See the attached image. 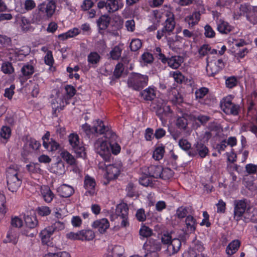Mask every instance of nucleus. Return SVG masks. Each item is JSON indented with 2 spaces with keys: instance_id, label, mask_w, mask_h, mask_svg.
<instances>
[{
  "instance_id": "1",
  "label": "nucleus",
  "mask_w": 257,
  "mask_h": 257,
  "mask_svg": "<svg viewBox=\"0 0 257 257\" xmlns=\"http://www.w3.org/2000/svg\"><path fill=\"white\" fill-rule=\"evenodd\" d=\"M6 177L8 189L12 192H16L22 184V176L17 167L14 165L9 167Z\"/></svg>"
},
{
  "instance_id": "2",
  "label": "nucleus",
  "mask_w": 257,
  "mask_h": 257,
  "mask_svg": "<svg viewBox=\"0 0 257 257\" xmlns=\"http://www.w3.org/2000/svg\"><path fill=\"white\" fill-rule=\"evenodd\" d=\"M148 80L147 75L134 73L128 78L127 84L129 88L140 91L148 85Z\"/></svg>"
},
{
  "instance_id": "3",
  "label": "nucleus",
  "mask_w": 257,
  "mask_h": 257,
  "mask_svg": "<svg viewBox=\"0 0 257 257\" xmlns=\"http://www.w3.org/2000/svg\"><path fill=\"white\" fill-rule=\"evenodd\" d=\"M95 152L99 154L106 162L113 160L108 142L102 139H98L94 144Z\"/></svg>"
},
{
  "instance_id": "4",
  "label": "nucleus",
  "mask_w": 257,
  "mask_h": 257,
  "mask_svg": "<svg viewBox=\"0 0 257 257\" xmlns=\"http://www.w3.org/2000/svg\"><path fill=\"white\" fill-rule=\"evenodd\" d=\"M69 142L72 150L77 157L85 158L86 152L82 142L80 141L79 136L76 134H71L69 136Z\"/></svg>"
},
{
  "instance_id": "5",
  "label": "nucleus",
  "mask_w": 257,
  "mask_h": 257,
  "mask_svg": "<svg viewBox=\"0 0 257 257\" xmlns=\"http://www.w3.org/2000/svg\"><path fill=\"white\" fill-rule=\"evenodd\" d=\"M82 130L87 136L91 134H103L107 130L103 124V122L99 119H96L93 122V126L91 127L87 123L82 125Z\"/></svg>"
},
{
  "instance_id": "6",
  "label": "nucleus",
  "mask_w": 257,
  "mask_h": 257,
  "mask_svg": "<svg viewBox=\"0 0 257 257\" xmlns=\"http://www.w3.org/2000/svg\"><path fill=\"white\" fill-rule=\"evenodd\" d=\"M222 110L226 114L237 115L238 114L239 106L232 102V97L228 96L223 98L220 102Z\"/></svg>"
},
{
  "instance_id": "7",
  "label": "nucleus",
  "mask_w": 257,
  "mask_h": 257,
  "mask_svg": "<svg viewBox=\"0 0 257 257\" xmlns=\"http://www.w3.org/2000/svg\"><path fill=\"white\" fill-rule=\"evenodd\" d=\"M208 147L200 141L195 143L192 149L188 152V155L192 157L198 156L201 158H204L209 155Z\"/></svg>"
},
{
  "instance_id": "8",
  "label": "nucleus",
  "mask_w": 257,
  "mask_h": 257,
  "mask_svg": "<svg viewBox=\"0 0 257 257\" xmlns=\"http://www.w3.org/2000/svg\"><path fill=\"white\" fill-rule=\"evenodd\" d=\"M247 208V200H236L234 201V219L238 222L245 213Z\"/></svg>"
},
{
  "instance_id": "9",
  "label": "nucleus",
  "mask_w": 257,
  "mask_h": 257,
  "mask_svg": "<svg viewBox=\"0 0 257 257\" xmlns=\"http://www.w3.org/2000/svg\"><path fill=\"white\" fill-rule=\"evenodd\" d=\"M175 22L173 17L168 18L165 22L164 27L157 31V38L160 40L163 36L170 35L174 30Z\"/></svg>"
},
{
  "instance_id": "10",
  "label": "nucleus",
  "mask_w": 257,
  "mask_h": 257,
  "mask_svg": "<svg viewBox=\"0 0 257 257\" xmlns=\"http://www.w3.org/2000/svg\"><path fill=\"white\" fill-rule=\"evenodd\" d=\"M128 207L125 203H120L116 206L115 213L121 219V226L126 227L128 225Z\"/></svg>"
},
{
  "instance_id": "11",
  "label": "nucleus",
  "mask_w": 257,
  "mask_h": 257,
  "mask_svg": "<svg viewBox=\"0 0 257 257\" xmlns=\"http://www.w3.org/2000/svg\"><path fill=\"white\" fill-rule=\"evenodd\" d=\"M65 90L66 91V96L63 97V98L61 100V98H58L56 99L57 102L58 103V101H62L63 104L61 105V103H60V105H57L55 106L56 109H58L59 107L61 109V107H64L65 105L69 104L70 102H69V99H70L76 93V90L73 86L71 85H67L65 87Z\"/></svg>"
},
{
  "instance_id": "12",
  "label": "nucleus",
  "mask_w": 257,
  "mask_h": 257,
  "mask_svg": "<svg viewBox=\"0 0 257 257\" xmlns=\"http://www.w3.org/2000/svg\"><path fill=\"white\" fill-rule=\"evenodd\" d=\"M96 182L92 177H90L88 175H86L84 177V187L87 190L85 194L87 196H93L96 194Z\"/></svg>"
},
{
  "instance_id": "13",
  "label": "nucleus",
  "mask_w": 257,
  "mask_h": 257,
  "mask_svg": "<svg viewBox=\"0 0 257 257\" xmlns=\"http://www.w3.org/2000/svg\"><path fill=\"white\" fill-rule=\"evenodd\" d=\"M105 162L104 165L106 171L108 179H114L117 177L120 173V166L117 164H108Z\"/></svg>"
},
{
  "instance_id": "14",
  "label": "nucleus",
  "mask_w": 257,
  "mask_h": 257,
  "mask_svg": "<svg viewBox=\"0 0 257 257\" xmlns=\"http://www.w3.org/2000/svg\"><path fill=\"white\" fill-rule=\"evenodd\" d=\"M105 138L108 139L109 141L108 146L110 149L111 154L112 153L114 155H117L120 151V146L116 143H113L112 141L115 140L116 135L114 133L107 130L105 132Z\"/></svg>"
},
{
  "instance_id": "15",
  "label": "nucleus",
  "mask_w": 257,
  "mask_h": 257,
  "mask_svg": "<svg viewBox=\"0 0 257 257\" xmlns=\"http://www.w3.org/2000/svg\"><path fill=\"white\" fill-rule=\"evenodd\" d=\"M41 147V144L34 138L27 137L26 142L24 146V151L27 155L32 153L39 150Z\"/></svg>"
},
{
  "instance_id": "16",
  "label": "nucleus",
  "mask_w": 257,
  "mask_h": 257,
  "mask_svg": "<svg viewBox=\"0 0 257 257\" xmlns=\"http://www.w3.org/2000/svg\"><path fill=\"white\" fill-rule=\"evenodd\" d=\"M189 118L190 120L194 122L193 125H196V127L205 124L210 119L209 116L202 114H190Z\"/></svg>"
},
{
  "instance_id": "17",
  "label": "nucleus",
  "mask_w": 257,
  "mask_h": 257,
  "mask_svg": "<svg viewBox=\"0 0 257 257\" xmlns=\"http://www.w3.org/2000/svg\"><path fill=\"white\" fill-rule=\"evenodd\" d=\"M92 226L100 233H103L109 227V223L107 219L104 218L94 221Z\"/></svg>"
},
{
  "instance_id": "18",
  "label": "nucleus",
  "mask_w": 257,
  "mask_h": 257,
  "mask_svg": "<svg viewBox=\"0 0 257 257\" xmlns=\"http://www.w3.org/2000/svg\"><path fill=\"white\" fill-rule=\"evenodd\" d=\"M39 6L41 11L44 12L49 18L53 16L56 10V4L53 1L49 2L47 4H41Z\"/></svg>"
},
{
  "instance_id": "19",
  "label": "nucleus",
  "mask_w": 257,
  "mask_h": 257,
  "mask_svg": "<svg viewBox=\"0 0 257 257\" xmlns=\"http://www.w3.org/2000/svg\"><path fill=\"white\" fill-rule=\"evenodd\" d=\"M143 247L146 251L158 252L161 249V243L159 240L150 239L144 244Z\"/></svg>"
},
{
  "instance_id": "20",
  "label": "nucleus",
  "mask_w": 257,
  "mask_h": 257,
  "mask_svg": "<svg viewBox=\"0 0 257 257\" xmlns=\"http://www.w3.org/2000/svg\"><path fill=\"white\" fill-rule=\"evenodd\" d=\"M60 196L62 197L67 198L71 196L74 192L73 188L68 185L63 184L57 190Z\"/></svg>"
},
{
  "instance_id": "21",
  "label": "nucleus",
  "mask_w": 257,
  "mask_h": 257,
  "mask_svg": "<svg viewBox=\"0 0 257 257\" xmlns=\"http://www.w3.org/2000/svg\"><path fill=\"white\" fill-rule=\"evenodd\" d=\"M54 232V229L52 228L51 226L42 230L40 234V236L42 242L47 243L50 241V238H52V236Z\"/></svg>"
},
{
  "instance_id": "22",
  "label": "nucleus",
  "mask_w": 257,
  "mask_h": 257,
  "mask_svg": "<svg viewBox=\"0 0 257 257\" xmlns=\"http://www.w3.org/2000/svg\"><path fill=\"white\" fill-rule=\"evenodd\" d=\"M181 246V241L178 238L173 239L167 246V251L170 254L177 252Z\"/></svg>"
},
{
  "instance_id": "23",
  "label": "nucleus",
  "mask_w": 257,
  "mask_h": 257,
  "mask_svg": "<svg viewBox=\"0 0 257 257\" xmlns=\"http://www.w3.org/2000/svg\"><path fill=\"white\" fill-rule=\"evenodd\" d=\"M140 95L145 100L152 101L156 97V91L154 87L150 86L141 91Z\"/></svg>"
},
{
  "instance_id": "24",
  "label": "nucleus",
  "mask_w": 257,
  "mask_h": 257,
  "mask_svg": "<svg viewBox=\"0 0 257 257\" xmlns=\"http://www.w3.org/2000/svg\"><path fill=\"white\" fill-rule=\"evenodd\" d=\"M106 2L109 13L117 11L123 7L121 0H107Z\"/></svg>"
},
{
  "instance_id": "25",
  "label": "nucleus",
  "mask_w": 257,
  "mask_h": 257,
  "mask_svg": "<svg viewBox=\"0 0 257 257\" xmlns=\"http://www.w3.org/2000/svg\"><path fill=\"white\" fill-rule=\"evenodd\" d=\"M217 29L221 34H227L231 31V26L228 23L221 19L216 21Z\"/></svg>"
},
{
  "instance_id": "26",
  "label": "nucleus",
  "mask_w": 257,
  "mask_h": 257,
  "mask_svg": "<svg viewBox=\"0 0 257 257\" xmlns=\"http://www.w3.org/2000/svg\"><path fill=\"white\" fill-rule=\"evenodd\" d=\"M110 22V17L106 15H102L97 21V25L99 30H106Z\"/></svg>"
},
{
  "instance_id": "27",
  "label": "nucleus",
  "mask_w": 257,
  "mask_h": 257,
  "mask_svg": "<svg viewBox=\"0 0 257 257\" xmlns=\"http://www.w3.org/2000/svg\"><path fill=\"white\" fill-rule=\"evenodd\" d=\"M162 171V167L160 165H151L148 168V175L154 178H160Z\"/></svg>"
},
{
  "instance_id": "28",
  "label": "nucleus",
  "mask_w": 257,
  "mask_h": 257,
  "mask_svg": "<svg viewBox=\"0 0 257 257\" xmlns=\"http://www.w3.org/2000/svg\"><path fill=\"white\" fill-rule=\"evenodd\" d=\"M100 56L96 52H90L87 56V61L89 67H96L97 64L99 62L100 60Z\"/></svg>"
},
{
  "instance_id": "29",
  "label": "nucleus",
  "mask_w": 257,
  "mask_h": 257,
  "mask_svg": "<svg viewBox=\"0 0 257 257\" xmlns=\"http://www.w3.org/2000/svg\"><path fill=\"white\" fill-rule=\"evenodd\" d=\"M200 14L199 12H194L191 15L188 16L185 19V21L189 24L191 27L197 24L200 20Z\"/></svg>"
},
{
  "instance_id": "30",
  "label": "nucleus",
  "mask_w": 257,
  "mask_h": 257,
  "mask_svg": "<svg viewBox=\"0 0 257 257\" xmlns=\"http://www.w3.org/2000/svg\"><path fill=\"white\" fill-rule=\"evenodd\" d=\"M183 62V58L180 56H174L168 58V65L173 69H177Z\"/></svg>"
},
{
  "instance_id": "31",
  "label": "nucleus",
  "mask_w": 257,
  "mask_h": 257,
  "mask_svg": "<svg viewBox=\"0 0 257 257\" xmlns=\"http://www.w3.org/2000/svg\"><path fill=\"white\" fill-rule=\"evenodd\" d=\"M245 223L252 222L257 223V215L250 210L248 208L245 213L242 216V219Z\"/></svg>"
},
{
  "instance_id": "32",
  "label": "nucleus",
  "mask_w": 257,
  "mask_h": 257,
  "mask_svg": "<svg viewBox=\"0 0 257 257\" xmlns=\"http://www.w3.org/2000/svg\"><path fill=\"white\" fill-rule=\"evenodd\" d=\"M207 66L206 71L208 75L210 76H214L215 74L218 73L221 69L217 66L216 62H208V58L206 59Z\"/></svg>"
},
{
  "instance_id": "33",
  "label": "nucleus",
  "mask_w": 257,
  "mask_h": 257,
  "mask_svg": "<svg viewBox=\"0 0 257 257\" xmlns=\"http://www.w3.org/2000/svg\"><path fill=\"white\" fill-rule=\"evenodd\" d=\"M240 245V242L238 240L232 241L226 247V253L229 255L233 254L238 250Z\"/></svg>"
},
{
  "instance_id": "34",
  "label": "nucleus",
  "mask_w": 257,
  "mask_h": 257,
  "mask_svg": "<svg viewBox=\"0 0 257 257\" xmlns=\"http://www.w3.org/2000/svg\"><path fill=\"white\" fill-rule=\"evenodd\" d=\"M185 224L187 231L190 232H194L196 229V219L190 214L187 216L185 219Z\"/></svg>"
},
{
  "instance_id": "35",
  "label": "nucleus",
  "mask_w": 257,
  "mask_h": 257,
  "mask_svg": "<svg viewBox=\"0 0 257 257\" xmlns=\"http://www.w3.org/2000/svg\"><path fill=\"white\" fill-rule=\"evenodd\" d=\"M23 76L26 79H29L34 72V68L32 65L27 63L25 64L21 70Z\"/></svg>"
},
{
  "instance_id": "36",
  "label": "nucleus",
  "mask_w": 257,
  "mask_h": 257,
  "mask_svg": "<svg viewBox=\"0 0 257 257\" xmlns=\"http://www.w3.org/2000/svg\"><path fill=\"white\" fill-rule=\"evenodd\" d=\"M192 209L191 207H179L176 210V216L180 219L187 217V214L192 213Z\"/></svg>"
},
{
  "instance_id": "37",
  "label": "nucleus",
  "mask_w": 257,
  "mask_h": 257,
  "mask_svg": "<svg viewBox=\"0 0 257 257\" xmlns=\"http://www.w3.org/2000/svg\"><path fill=\"white\" fill-rule=\"evenodd\" d=\"M189 116L187 114H184L183 116L179 117L176 121L177 126L183 130H186L188 125V119H189Z\"/></svg>"
},
{
  "instance_id": "38",
  "label": "nucleus",
  "mask_w": 257,
  "mask_h": 257,
  "mask_svg": "<svg viewBox=\"0 0 257 257\" xmlns=\"http://www.w3.org/2000/svg\"><path fill=\"white\" fill-rule=\"evenodd\" d=\"M169 98L173 102L177 103H180L183 101V98L178 90L175 88H171L169 92Z\"/></svg>"
},
{
  "instance_id": "39",
  "label": "nucleus",
  "mask_w": 257,
  "mask_h": 257,
  "mask_svg": "<svg viewBox=\"0 0 257 257\" xmlns=\"http://www.w3.org/2000/svg\"><path fill=\"white\" fill-rule=\"evenodd\" d=\"M24 219L27 227L30 229H35L38 224V221L35 216L27 215Z\"/></svg>"
},
{
  "instance_id": "40",
  "label": "nucleus",
  "mask_w": 257,
  "mask_h": 257,
  "mask_svg": "<svg viewBox=\"0 0 257 257\" xmlns=\"http://www.w3.org/2000/svg\"><path fill=\"white\" fill-rule=\"evenodd\" d=\"M171 112V109L169 105H165L163 107H160L157 111V115L162 120L165 119V117L168 116Z\"/></svg>"
},
{
  "instance_id": "41",
  "label": "nucleus",
  "mask_w": 257,
  "mask_h": 257,
  "mask_svg": "<svg viewBox=\"0 0 257 257\" xmlns=\"http://www.w3.org/2000/svg\"><path fill=\"white\" fill-rule=\"evenodd\" d=\"M41 193L44 200L48 203L51 202L54 197L53 193L48 187L42 189Z\"/></svg>"
},
{
  "instance_id": "42",
  "label": "nucleus",
  "mask_w": 257,
  "mask_h": 257,
  "mask_svg": "<svg viewBox=\"0 0 257 257\" xmlns=\"http://www.w3.org/2000/svg\"><path fill=\"white\" fill-rule=\"evenodd\" d=\"M79 234H80L81 240H91L95 237V234L94 232L90 230H82L79 231Z\"/></svg>"
},
{
  "instance_id": "43",
  "label": "nucleus",
  "mask_w": 257,
  "mask_h": 257,
  "mask_svg": "<svg viewBox=\"0 0 257 257\" xmlns=\"http://www.w3.org/2000/svg\"><path fill=\"white\" fill-rule=\"evenodd\" d=\"M152 177L148 173H144L139 179L140 183L144 186H148L153 184Z\"/></svg>"
},
{
  "instance_id": "44",
  "label": "nucleus",
  "mask_w": 257,
  "mask_h": 257,
  "mask_svg": "<svg viewBox=\"0 0 257 257\" xmlns=\"http://www.w3.org/2000/svg\"><path fill=\"white\" fill-rule=\"evenodd\" d=\"M126 195L130 197L137 196L138 194L136 186L132 182H129L126 186Z\"/></svg>"
},
{
  "instance_id": "45",
  "label": "nucleus",
  "mask_w": 257,
  "mask_h": 257,
  "mask_svg": "<svg viewBox=\"0 0 257 257\" xmlns=\"http://www.w3.org/2000/svg\"><path fill=\"white\" fill-rule=\"evenodd\" d=\"M61 156L68 164L72 165L75 164L76 160L74 157L68 151H64L61 153Z\"/></svg>"
},
{
  "instance_id": "46",
  "label": "nucleus",
  "mask_w": 257,
  "mask_h": 257,
  "mask_svg": "<svg viewBox=\"0 0 257 257\" xmlns=\"http://www.w3.org/2000/svg\"><path fill=\"white\" fill-rule=\"evenodd\" d=\"M12 130L10 126L4 125L1 127V138L6 140V143L11 136Z\"/></svg>"
},
{
  "instance_id": "47",
  "label": "nucleus",
  "mask_w": 257,
  "mask_h": 257,
  "mask_svg": "<svg viewBox=\"0 0 257 257\" xmlns=\"http://www.w3.org/2000/svg\"><path fill=\"white\" fill-rule=\"evenodd\" d=\"M247 20L253 25L257 24V7H253L247 16Z\"/></svg>"
},
{
  "instance_id": "48",
  "label": "nucleus",
  "mask_w": 257,
  "mask_h": 257,
  "mask_svg": "<svg viewBox=\"0 0 257 257\" xmlns=\"http://www.w3.org/2000/svg\"><path fill=\"white\" fill-rule=\"evenodd\" d=\"M165 147L162 145L157 147L154 151L153 157L156 160H160L162 159L165 152Z\"/></svg>"
},
{
  "instance_id": "49",
  "label": "nucleus",
  "mask_w": 257,
  "mask_h": 257,
  "mask_svg": "<svg viewBox=\"0 0 257 257\" xmlns=\"http://www.w3.org/2000/svg\"><path fill=\"white\" fill-rule=\"evenodd\" d=\"M174 172L173 170L168 168H163L162 167V171L161 173L160 178L163 180H168L173 176Z\"/></svg>"
},
{
  "instance_id": "50",
  "label": "nucleus",
  "mask_w": 257,
  "mask_h": 257,
  "mask_svg": "<svg viewBox=\"0 0 257 257\" xmlns=\"http://www.w3.org/2000/svg\"><path fill=\"white\" fill-rule=\"evenodd\" d=\"M49 19L48 17L44 12H41L39 6H38V11L34 16V19L37 23H39L43 21H46Z\"/></svg>"
},
{
  "instance_id": "51",
  "label": "nucleus",
  "mask_w": 257,
  "mask_h": 257,
  "mask_svg": "<svg viewBox=\"0 0 257 257\" xmlns=\"http://www.w3.org/2000/svg\"><path fill=\"white\" fill-rule=\"evenodd\" d=\"M122 49L118 46H115L110 52V57L113 60H118L121 54Z\"/></svg>"
},
{
  "instance_id": "52",
  "label": "nucleus",
  "mask_w": 257,
  "mask_h": 257,
  "mask_svg": "<svg viewBox=\"0 0 257 257\" xmlns=\"http://www.w3.org/2000/svg\"><path fill=\"white\" fill-rule=\"evenodd\" d=\"M1 71L5 74H11L14 72V69L11 62H6L3 63Z\"/></svg>"
},
{
  "instance_id": "53",
  "label": "nucleus",
  "mask_w": 257,
  "mask_h": 257,
  "mask_svg": "<svg viewBox=\"0 0 257 257\" xmlns=\"http://www.w3.org/2000/svg\"><path fill=\"white\" fill-rule=\"evenodd\" d=\"M36 211L39 215L41 216H46L51 213V210L48 206H41L37 208Z\"/></svg>"
},
{
  "instance_id": "54",
  "label": "nucleus",
  "mask_w": 257,
  "mask_h": 257,
  "mask_svg": "<svg viewBox=\"0 0 257 257\" xmlns=\"http://www.w3.org/2000/svg\"><path fill=\"white\" fill-rule=\"evenodd\" d=\"M26 168L29 172L33 173H40L42 172L38 163H30L26 165Z\"/></svg>"
},
{
  "instance_id": "55",
  "label": "nucleus",
  "mask_w": 257,
  "mask_h": 257,
  "mask_svg": "<svg viewBox=\"0 0 257 257\" xmlns=\"http://www.w3.org/2000/svg\"><path fill=\"white\" fill-rule=\"evenodd\" d=\"M170 35H167V36H165L167 44L170 48L174 50L175 49V43L179 41V36L178 35H175L173 37H170Z\"/></svg>"
},
{
  "instance_id": "56",
  "label": "nucleus",
  "mask_w": 257,
  "mask_h": 257,
  "mask_svg": "<svg viewBox=\"0 0 257 257\" xmlns=\"http://www.w3.org/2000/svg\"><path fill=\"white\" fill-rule=\"evenodd\" d=\"M18 19H20L21 20L20 25L23 31H28L30 30V22L26 17L21 16L20 17L18 18Z\"/></svg>"
},
{
  "instance_id": "57",
  "label": "nucleus",
  "mask_w": 257,
  "mask_h": 257,
  "mask_svg": "<svg viewBox=\"0 0 257 257\" xmlns=\"http://www.w3.org/2000/svg\"><path fill=\"white\" fill-rule=\"evenodd\" d=\"M253 7L249 4L246 3L241 5L239 7L240 15H244L245 14L246 17L247 18V16L248 13L251 12Z\"/></svg>"
},
{
  "instance_id": "58",
  "label": "nucleus",
  "mask_w": 257,
  "mask_h": 257,
  "mask_svg": "<svg viewBox=\"0 0 257 257\" xmlns=\"http://www.w3.org/2000/svg\"><path fill=\"white\" fill-rule=\"evenodd\" d=\"M142 46L141 40L139 39H133L131 42L130 47L131 51L136 52L139 50Z\"/></svg>"
},
{
  "instance_id": "59",
  "label": "nucleus",
  "mask_w": 257,
  "mask_h": 257,
  "mask_svg": "<svg viewBox=\"0 0 257 257\" xmlns=\"http://www.w3.org/2000/svg\"><path fill=\"white\" fill-rule=\"evenodd\" d=\"M123 71L124 66L123 64L118 63L115 67V69L113 72V76H114L116 79L119 78L121 76Z\"/></svg>"
},
{
  "instance_id": "60",
  "label": "nucleus",
  "mask_w": 257,
  "mask_h": 257,
  "mask_svg": "<svg viewBox=\"0 0 257 257\" xmlns=\"http://www.w3.org/2000/svg\"><path fill=\"white\" fill-rule=\"evenodd\" d=\"M170 75L173 77L177 83H181L184 79V76L179 71L170 72Z\"/></svg>"
},
{
  "instance_id": "61",
  "label": "nucleus",
  "mask_w": 257,
  "mask_h": 257,
  "mask_svg": "<svg viewBox=\"0 0 257 257\" xmlns=\"http://www.w3.org/2000/svg\"><path fill=\"white\" fill-rule=\"evenodd\" d=\"M122 255V248L121 246L116 245L111 250V257H121Z\"/></svg>"
},
{
  "instance_id": "62",
  "label": "nucleus",
  "mask_w": 257,
  "mask_h": 257,
  "mask_svg": "<svg viewBox=\"0 0 257 257\" xmlns=\"http://www.w3.org/2000/svg\"><path fill=\"white\" fill-rule=\"evenodd\" d=\"M152 234V230L149 227L143 226L140 230V235L144 237H148Z\"/></svg>"
},
{
  "instance_id": "63",
  "label": "nucleus",
  "mask_w": 257,
  "mask_h": 257,
  "mask_svg": "<svg viewBox=\"0 0 257 257\" xmlns=\"http://www.w3.org/2000/svg\"><path fill=\"white\" fill-rule=\"evenodd\" d=\"M179 146L183 150L188 152L192 149L191 144L186 139H181L179 141Z\"/></svg>"
},
{
  "instance_id": "64",
  "label": "nucleus",
  "mask_w": 257,
  "mask_h": 257,
  "mask_svg": "<svg viewBox=\"0 0 257 257\" xmlns=\"http://www.w3.org/2000/svg\"><path fill=\"white\" fill-rule=\"evenodd\" d=\"M44 257H71L70 254L66 251H61L57 253L49 252L45 254Z\"/></svg>"
}]
</instances>
